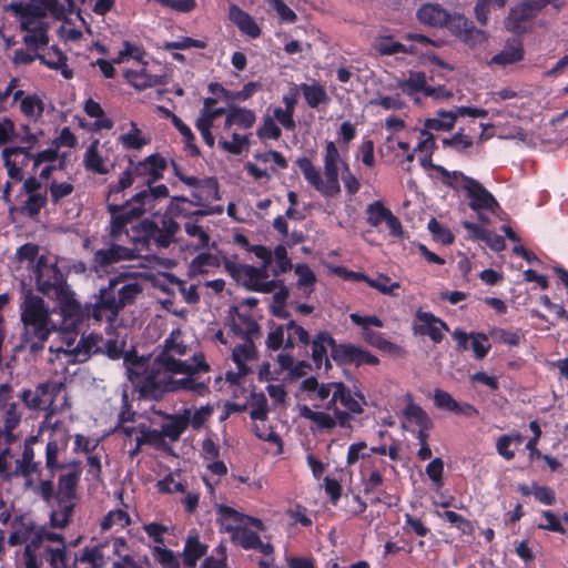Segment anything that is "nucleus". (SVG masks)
Instances as JSON below:
<instances>
[{
	"label": "nucleus",
	"mask_w": 568,
	"mask_h": 568,
	"mask_svg": "<svg viewBox=\"0 0 568 568\" xmlns=\"http://www.w3.org/2000/svg\"><path fill=\"white\" fill-rule=\"evenodd\" d=\"M67 440L60 443L57 439L48 440L44 450V465L41 470L34 471L24 479V488L31 490L44 503L53 499L58 503L77 499V490L82 476V463L60 460V455L65 450Z\"/></svg>",
	"instance_id": "f257e3e1"
},
{
	"label": "nucleus",
	"mask_w": 568,
	"mask_h": 568,
	"mask_svg": "<svg viewBox=\"0 0 568 568\" xmlns=\"http://www.w3.org/2000/svg\"><path fill=\"white\" fill-rule=\"evenodd\" d=\"M298 168L306 182L320 192L323 196L334 197L341 192L338 181L339 164H342V181L349 195H355L361 187L358 179L351 172L348 164L345 163L336 144H326L324 155V176L321 171L307 158L297 161Z\"/></svg>",
	"instance_id": "f03ea898"
},
{
	"label": "nucleus",
	"mask_w": 568,
	"mask_h": 568,
	"mask_svg": "<svg viewBox=\"0 0 568 568\" xmlns=\"http://www.w3.org/2000/svg\"><path fill=\"white\" fill-rule=\"evenodd\" d=\"M217 100L213 97L203 100V108L195 121V126L200 131L204 142H227V134L233 126L247 130L255 121V113L246 108L231 105L227 110L216 106Z\"/></svg>",
	"instance_id": "7ed1b4c3"
},
{
	"label": "nucleus",
	"mask_w": 568,
	"mask_h": 568,
	"mask_svg": "<svg viewBox=\"0 0 568 568\" xmlns=\"http://www.w3.org/2000/svg\"><path fill=\"white\" fill-rule=\"evenodd\" d=\"M58 0H30L11 1L8 10L11 11L20 22V28L26 32L23 42L28 49L38 51L49 43L48 16L58 18L61 13Z\"/></svg>",
	"instance_id": "20e7f679"
},
{
	"label": "nucleus",
	"mask_w": 568,
	"mask_h": 568,
	"mask_svg": "<svg viewBox=\"0 0 568 568\" xmlns=\"http://www.w3.org/2000/svg\"><path fill=\"white\" fill-rule=\"evenodd\" d=\"M141 293L142 286L136 281H126L122 275L110 278L94 296V302L87 304V323H114L120 312L133 304Z\"/></svg>",
	"instance_id": "39448f33"
},
{
	"label": "nucleus",
	"mask_w": 568,
	"mask_h": 568,
	"mask_svg": "<svg viewBox=\"0 0 568 568\" xmlns=\"http://www.w3.org/2000/svg\"><path fill=\"white\" fill-rule=\"evenodd\" d=\"M169 196V189L165 184L155 187L144 189L134 194L123 204L108 202V212L111 214L109 235L113 242H122L123 237L131 243V227L128 225L134 219L140 217L148 211H152L156 202Z\"/></svg>",
	"instance_id": "423d86ee"
},
{
	"label": "nucleus",
	"mask_w": 568,
	"mask_h": 568,
	"mask_svg": "<svg viewBox=\"0 0 568 568\" xmlns=\"http://www.w3.org/2000/svg\"><path fill=\"white\" fill-rule=\"evenodd\" d=\"M21 322L23 324L22 341L30 353L38 354L53 332L48 306L42 297L31 291L24 293L20 305Z\"/></svg>",
	"instance_id": "0eeeda50"
},
{
	"label": "nucleus",
	"mask_w": 568,
	"mask_h": 568,
	"mask_svg": "<svg viewBox=\"0 0 568 568\" xmlns=\"http://www.w3.org/2000/svg\"><path fill=\"white\" fill-rule=\"evenodd\" d=\"M180 224L169 213H153L134 225H131V244L138 252L168 248L175 242Z\"/></svg>",
	"instance_id": "6e6552de"
},
{
	"label": "nucleus",
	"mask_w": 568,
	"mask_h": 568,
	"mask_svg": "<svg viewBox=\"0 0 568 568\" xmlns=\"http://www.w3.org/2000/svg\"><path fill=\"white\" fill-rule=\"evenodd\" d=\"M444 183L456 190H464L469 199V207L478 214L481 223H488L489 219L483 214L484 211L495 213L499 207L498 202L494 195L484 187L477 180L465 175L460 171L449 172L444 168H439Z\"/></svg>",
	"instance_id": "1a4fd4ad"
},
{
	"label": "nucleus",
	"mask_w": 568,
	"mask_h": 568,
	"mask_svg": "<svg viewBox=\"0 0 568 568\" xmlns=\"http://www.w3.org/2000/svg\"><path fill=\"white\" fill-rule=\"evenodd\" d=\"M34 275L38 291L47 297H52L53 294L69 286L65 274L58 267L57 263H50L45 255L39 256Z\"/></svg>",
	"instance_id": "9d476101"
},
{
	"label": "nucleus",
	"mask_w": 568,
	"mask_h": 568,
	"mask_svg": "<svg viewBox=\"0 0 568 568\" xmlns=\"http://www.w3.org/2000/svg\"><path fill=\"white\" fill-rule=\"evenodd\" d=\"M62 384L42 383L39 384L36 390L23 389L19 398L24 405L34 410H47L48 416L58 413V407L54 405V398L61 393Z\"/></svg>",
	"instance_id": "9b49d317"
},
{
	"label": "nucleus",
	"mask_w": 568,
	"mask_h": 568,
	"mask_svg": "<svg viewBox=\"0 0 568 568\" xmlns=\"http://www.w3.org/2000/svg\"><path fill=\"white\" fill-rule=\"evenodd\" d=\"M51 298L55 300L60 308V314L68 328L75 331L87 323V304L82 306L79 303L70 286H67L61 290V292L53 294Z\"/></svg>",
	"instance_id": "f8f14e48"
},
{
	"label": "nucleus",
	"mask_w": 568,
	"mask_h": 568,
	"mask_svg": "<svg viewBox=\"0 0 568 568\" xmlns=\"http://www.w3.org/2000/svg\"><path fill=\"white\" fill-rule=\"evenodd\" d=\"M331 358L338 366L349 365L361 367L364 365L376 366L379 364V358L376 355L353 343H338V346L333 349Z\"/></svg>",
	"instance_id": "ddd939ff"
},
{
	"label": "nucleus",
	"mask_w": 568,
	"mask_h": 568,
	"mask_svg": "<svg viewBox=\"0 0 568 568\" xmlns=\"http://www.w3.org/2000/svg\"><path fill=\"white\" fill-rule=\"evenodd\" d=\"M226 532L230 534L231 541L244 550H257L265 557L274 554V547L271 542H263L256 531L246 526L227 525Z\"/></svg>",
	"instance_id": "4468645a"
},
{
	"label": "nucleus",
	"mask_w": 568,
	"mask_h": 568,
	"mask_svg": "<svg viewBox=\"0 0 568 568\" xmlns=\"http://www.w3.org/2000/svg\"><path fill=\"white\" fill-rule=\"evenodd\" d=\"M448 331V325L440 317H437L430 312H425L420 308L417 310L413 325L415 335L428 336L434 344H439L444 339V332Z\"/></svg>",
	"instance_id": "2eb2a0df"
},
{
	"label": "nucleus",
	"mask_w": 568,
	"mask_h": 568,
	"mask_svg": "<svg viewBox=\"0 0 568 568\" xmlns=\"http://www.w3.org/2000/svg\"><path fill=\"white\" fill-rule=\"evenodd\" d=\"M33 145L34 144H29L27 148L14 145L12 148H6L2 151L4 165L8 170L9 176L12 180L18 182L23 180V168L28 166L31 161L33 162Z\"/></svg>",
	"instance_id": "dca6fc26"
},
{
	"label": "nucleus",
	"mask_w": 568,
	"mask_h": 568,
	"mask_svg": "<svg viewBox=\"0 0 568 568\" xmlns=\"http://www.w3.org/2000/svg\"><path fill=\"white\" fill-rule=\"evenodd\" d=\"M140 255V252L133 246L132 248L112 243L106 248H100L93 253L92 262L95 268L105 270L109 266L122 262L132 261Z\"/></svg>",
	"instance_id": "f3484780"
},
{
	"label": "nucleus",
	"mask_w": 568,
	"mask_h": 568,
	"mask_svg": "<svg viewBox=\"0 0 568 568\" xmlns=\"http://www.w3.org/2000/svg\"><path fill=\"white\" fill-rule=\"evenodd\" d=\"M310 345L315 367L320 369L324 365L326 369H331V354L338 346L332 334L327 331H320L313 339L310 338Z\"/></svg>",
	"instance_id": "a211bd4d"
},
{
	"label": "nucleus",
	"mask_w": 568,
	"mask_h": 568,
	"mask_svg": "<svg viewBox=\"0 0 568 568\" xmlns=\"http://www.w3.org/2000/svg\"><path fill=\"white\" fill-rule=\"evenodd\" d=\"M406 397L408 403L403 409V416L418 426L416 438L419 445L428 444L429 430L433 428L434 424L423 407L414 403L412 394H407Z\"/></svg>",
	"instance_id": "6ab92c4d"
},
{
	"label": "nucleus",
	"mask_w": 568,
	"mask_h": 568,
	"mask_svg": "<svg viewBox=\"0 0 568 568\" xmlns=\"http://www.w3.org/2000/svg\"><path fill=\"white\" fill-rule=\"evenodd\" d=\"M455 122V115L452 110L437 111L434 118L425 120L424 129L420 130L418 142H434L438 139L437 133L452 130Z\"/></svg>",
	"instance_id": "aec40b11"
},
{
	"label": "nucleus",
	"mask_w": 568,
	"mask_h": 568,
	"mask_svg": "<svg viewBox=\"0 0 568 568\" xmlns=\"http://www.w3.org/2000/svg\"><path fill=\"white\" fill-rule=\"evenodd\" d=\"M236 260L237 255H233L232 258L224 256L223 265L225 271L237 284L253 292V287L260 282L256 278L255 266L237 263Z\"/></svg>",
	"instance_id": "412c9836"
},
{
	"label": "nucleus",
	"mask_w": 568,
	"mask_h": 568,
	"mask_svg": "<svg viewBox=\"0 0 568 568\" xmlns=\"http://www.w3.org/2000/svg\"><path fill=\"white\" fill-rule=\"evenodd\" d=\"M156 364H153L135 384V388L142 398L160 399L164 394L170 393L168 383H162L156 376Z\"/></svg>",
	"instance_id": "4be33fe9"
},
{
	"label": "nucleus",
	"mask_w": 568,
	"mask_h": 568,
	"mask_svg": "<svg viewBox=\"0 0 568 568\" xmlns=\"http://www.w3.org/2000/svg\"><path fill=\"white\" fill-rule=\"evenodd\" d=\"M136 176L145 178L146 189L155 187V181L163 176L166 170V160L160 154H151L143 161L134 164Z\"/></svg>",
	"instance_id": "5701e85b"
},
{
	"label": "nucleus",
	"mask_w": 568,
	"mask_h": 568,
	"mask_svg": "<svg viewBox=\"0 0 568 568\" xmlns=\"http://www.w3.org/2000/svg\"><path fill=\"white\" fill-rule=\"evenodd\" d=\"M417 19L420 23L430 27L449 26L453 28L454 17H452L439 4L426 3L423 4L417 11Z\"/></svg>",
	"instance_id": "b1692460"
},
{
	"label": "nucleus",
	"mask_w": 568,
	"mask_h": 568,
	"mask_svg": "<svg viewBox=\"0 0 568 568\" xmlns=\"http://www.w3.org/2000/svg\"><path fill=\"white\" fill-rule=\"evenodd\" d=\"M456 36L469 47H476L486 41V33L474 27L473 22L462 16L454 17L453 28Z\"/></svg>",
	"instance_id": "393cba45"
},
{
	"label": "nucleus",
	"mask_w": 568,
	"mask_h": 568,
	"mask_svg": "<svg viewBox=\"0 0 568 568\" xmlns=\"http://www.w3.org/2000/svg\"><path fill=\"white\" fill-rule=\"evenodd\" d=\"M124 78L132 87L139 91L158 85L162 82V77L151 74L146 70L145 63L143 61L136 62L135 68L126 69L124 71Z\"/></svg>",
	"instance_id": "a878e982"
},
{
	"label": "nucleus",
	"mask_w": 568,
	"mask_h": 568,
	"mask_svg": "<svg viewBox=\"0 0 568 568\" xmlns=\"http://www.w3.org/2000/svg\"><path fill=\"white\" fill-rule=\"evenodd\" d=\"M538 10L531 1L519 3L511 8L505 21L506 28L513 32H521L525 29V23L535 17Z\"/></svg>",
	"instance_id": "bb28decb"
},
{
	"label": "nucleus",
	"mask_w": 568,
	"mask_h": 568,
	"mask_svg": "<svg viewBox=\"0 0 568 568\" xmlns=\"http://www.w3.org/2000/svg\"><path fill=\"white\" fill-rule=\"evenodd\" d=\"M34 437H31L26 444L21 455V458L16 459L13 476L14 478L22 477L23 479L29 478L31 475H34V471L41 470V462L36 460V453L29 442L33 440Z\"/></svg>",
	"instance_id": "cd10ccee"
},
{
	"label": "nucleus",
	"mask_w": 568,
	"mask_h": 568,
	"mask_svg": "<svg viewBox=\"0 0 568 568\" xmlns=\"http://www.w3.org/2000/svg\"><path fill=\"white\" fill-rule=\"evenodd\" d=\"M164 418L168 422L161 426L162 436L176 442L190 425V409L185 408L181 414H165Z\"/></svg>",
	"instance_id": "c85d7f7f"
},
{
	"label": "nucleus",
	"mask_w": 568,
	"mask_h": 568,
	"mask_svg": "<svg viewBox=\"0 0 568 568\" xmlns=\"http://www.w3.org/2000/svg\"><path fill=\"white\" fill-rule=\"evenodd\" d=\"M335 397L349 413L362 414L364 412L363 405H366V398L361 390L352 393L343 382H339L336 384Z\"/></svg>",
	"instance_id": "c756f323"
},
{
	"label": "nucleus",
	"mask_w": 568,
	"mask_h": 568,
	"mask_svg": "<svg viewBox=\"0 0 568 568\" xmlns=\"http://www.w3.org/2000/svg\"><path fill=\"white\" fill-rule=\"evenodd\" d=\"M230 313L235 315L232 320V331L235 335L252 339L254 335L260 334V325L250 314L240 313L236 306H232Z\"/></svg>",
	"instance_id": "7c9ffc66"
},
{
	"label": "nucleus",
	"mask_w": 568,
	"mask_h": 568,
	"mask_svg": "<svg viewBox=\"0 0 568 568\" xmlns=\"http://www.w3.org/2000/svg\"><path fill=\"white\" fill-rule=\"evenodd\" d=\"M230 20L239 28V30L252 39L261 36V28L253 17L242 10L236 4L230 7Z\"/></svg>",
	"instance_id": "2f4dec72"
},
{
	"label": "nucleus",
	"mask_w": 568,
	"mask_h": 568,
	"mask_svg": "<svg viewBox=\"0 0 568 568\" xmlns=\"http://www.w3.org/2000/svg\"><path fill=\"white\" fill-rule=\"evenodd\" d=\"M170 393L190 392L196 396L204 397L210 394V377L206 381H197L195 375H186L183 378L175 379L171 383Z\"/></svg>",
	"instance_id": "473e14b6"
},
{
	"label": "nucleus",
	"mask_w": 568,
	"mask_h": 568,
	"mask_svg": "<svg viewBox=\"0 0 568 568\" xmlns=\"http://www.w3.org/2000/svg\"><path fill=\"white\" fill-rule=\"evenodd\" d=\"M298 89L302 92L306 104L312 109H320L321 106L325 108L331 101L325 88L317 82L310 84L302 83Z\"/></svg>",
	"instance_id": "72a5a7b5"
},
{
	"label": "nucleus",
	"mask_w": 568,
	"mask_h": 568,
	"mask_svg": "<svg viewBox=\"0 0 568 568\" xmlns=\"http://www.w3.org/2000/svg\"><path fill=\"white\" fill-rule=\"evenodd\" d=\"M39 60L48 68L60 71L64 79L73 78V71L67 64V57L57 47H51L43 54L40 53Z\"/></svg>",
	"instance_id": "f704fd0d"
},
{
	"label": "nucleus",
	"mask_w": 568,
	"mask_h": 568,
	"mask_svg": "<svg viewBox=\"0 0 568 568\" xmlns=\"http://www.w3.org/2000/svg\"><path fill=\"white\" fill-rule=\"evenodd\" d=\"M123 363L126 369L128 378L133 384V386H135L138 381H140V378L149 369L146 359L144 357L138 356L135 352H126L123 355Z\"/></svg>",
	"instance_id": "c9c22d12"
},
{
	"label": "nucleus",
	"mask_w": 568,
	"mask_h": 568,
	"mask_svg": "<svg viewBox=\"0 0 568 568\" xmlns=\"http://www.w3.org/2000/svg\"><path fill=\"white\" fill-rule=\"evenodd\" d=\"M207 550V546L202 544L197 535H190L185 541L183 549V562L186 567L193 568L196 566L200 558H202Z\"/></svg>",
	"instance_id": "e433bc0d"
},
{
	"label": "nucleus",
	"mask_w": 568,
	"mask_h": 568,
	"mask_svg": "<svg viewBox=\"0 0 568 568\" xmlns=\"http://www.w3.org/2000/svg\"><path fill=\"white\" fill-rule=\"evenodd\" d=\"M72 564L74 568H102L105 561L100 547H85Z\"/></svg>",
	"instance_id": "4c0bfd02"
},
{
	"label": "nucleus",
	"mask_w": 568,
	"mask_h": 568,
	"mask_svg": "<svg viewBox=\"0 0 568 568\" xmlns=\"http://www.w3.org/2000/svg\"><path fill=\"white\" fill-rule=\"evenodd\" d=\"M277 118L274 114V109L267 108L262 118L261 124L257 128L256 134L261 140H277L281 136V128Z\"/></svg>",
	"instance_id": "58836bf2"
},
{
	"label": "nucleus",
	"mask_w": 568,
	"mask_h": 568,
	"mask_svg": "<svg viewBox=\"0 0 568 568\" xmlns=\"http://www.w3.org/2000/svg\"><path fill=\"white\" fill-rule=\"evenodd\" d=\"M85 113L94 119L91 123L92 131L110 130L113 126L111 119L105 116L104 111L99 102L88 99L84 104Z\"/></svg>",
	"instance_id": "ea45409f"
},
{
	"label": "nucleus",
	"mask_w": 568,
	"mask_h": 568,
	"mask_svg": "<svg viewBox=\"0 0 568 568\" xmlns=\"http://www.w3.org/2000/svg\"><path fill=\"white\" fill-rule=\"evenodd\" d=\"M524 59V49L520 43L507 45L499 53L495 54L488 62V65L497 64L507 67Z\"/></svg>",
	"instance_id": "a19ab883"
},
{
	"label": "nucleus",
	"mask_w": 568,
	"mask_h": 568,
	"mask_svg": "<svg viewBox=\"0 0 568 568\" xmlns=\"http://www.w3.org/2000/svg\"><path fill=\"white\" fill-rule=\"evenodd\" d=\"M398 87L405 94L410 97L419 92L425 94L428 88L426 74L420 71H410L408 78L400 81Z\"/></svg>",
	"instance_id": "79ce46f5"
},
{
	"label": "nucleus",
	"mask_w": 568,
	"mask_h": 568,
	"mask_svg": "<svg viewBox=\"0 0 568 568\" xmlns=\"http://www.w3.org/2000/svg\"><path fill=\"white\" fill-rule=\"evenodd\" d=\"M154 363L172 374H184L189 375L191 372L190 365L185 361H181L179 358H175L174 355L166 354V353H158Z\"/></svg>",
	"instance_id": "37998d69"
},
{
	"label": "nucleus",
	"mask_w": 568,
	"mask_h": 568,
	"mask_svg": "<svg viewBox=\"0 0 568 568\" xmlns=\"http://www.w3.org/2000/svg\"><path fill=\"white\" fill-rule=\"evenodd\" d=\"M154 363L172 374H184L189 375L191 372L190 365L185 361H181L179 358H175L174 355L166 354V353H158Z\"/></svg>",
	"instance_id": "c03bdc74"
},
{
	"label": "nucleus",
	"mask_w": 568,
	"mask_h": 568,
	"mask_svg": "<svg viewBox=\"0 0 568 568\" xmlns=\"http://www.w3.org/2000/svg\"><path fill=\"white\" fill-rule=\"evenodd\" d=\"M286 326V339H285V349H294L297 344H302L304 346L310 344V334L308 332L298 325L295 321H290L285 324Z\"/></svg>",
	"instance_id": "a18cd8bd"
},
{
	"label": "nucleus",
	"mask_w": 568,
	"mask_h": 568,
	"mask_svg": "<svg viewBox=\"0 0 568 568\" xmlns=\"http://www.w3.org/2000/svg\"><path fill=\"white\" fill-rule=\"evenodd\" d=\"M283 102L285 104V109L281 106H275L274 114L277 118L280 124L287 130H293L295 128V121L293 119V113L296 104V98L293 94H286L283 97Z\"/></svg>",
	"instance_id": "49530a36"
},
{
	"label": "nucleus",
	"mask_w": 568,
	"mask_h": 568,
	"mask_svg": "<svg viewBox=\"0 0 568 568\" xmlns=\"http://www.w3.org/2000/svg\"><path fill=\"white\" fill-rule=\"evenodd\" d=\"M1 410L3 412V432L7 442L10 443L13 439L12 430L21 422L22 412L20 410V406L17 402L3 407Z\"/></svg>",
	"instance_id": "de8ad7c7"
},
{
	"label": "nucleus",
	"mask_w": 568,
	"mask_h": 568,
	"mask_svg": "<svg viewBox=\"0 0 568 568\" xmlns=\"http://www.w3.org/2000/svg\"><path fill=\"white\" fill-rule=\"evenodd\" d=\"M20 110L22 114L31 121H37L41 118L44 105L41 99L37 95H27L20 98Z\"/></svg>",
	"instance_id": "09e8293b"
},
{
	"label": "nucleus",
	"mask_w": 568,
	"mask_h": 568,
	"mask_svg": "<svg viewBox=\"0 0 568 568\" xmlns=\"http://www.w3.org/2000/svg\"><path fill=\"white\" fill-rule=\"evenodd\" d=\"M377 52L384 55H392L396 53H416V48L410 45L407 48L405 44L394 41L392 38H382L374 44Z\"/></svg>",
	"instance_id": "8fccbe9b"
},
{
	"label": "nucleus",
	"mask_w": 568,
	"mask_h": 568,
	"mask_svg": "<svg viewBox=\"0 0 568 568\" xmlns=\"http://www.w3.org/2000/svg\"><path fill=\"white\" fill-rule=\"evenodd\" d=\"M437 515L456 527L462 535L471 536L475 531L473 521L453 510H445L443 513H437Z\"/></svg>",
	"instance_id": "3c124183"
},
{
	"label": "nucleus",
	"mask_w": 568,
	"mask_h": 568,
	"mask_svg": "<svg viewBox=\"0 0 568 568\" xmlns=\"http://www.w3.org/2000/svg\"><path fill=\"white\" fill-rule=\"evenodd\" d=\"M138 178L136 176V173H135V166H134V163L132 161H130V165L128 169H125L116 183H112L110 184L109 186V193H108V202L110 201V199L119 193H121L122 191L126 190L128 187H130L133 183H134V179Z\"/></svg>",
	"instance_id": "603ef678"
},
{
	"label": "nucleus",
	"mask_w": 568,
	"mask_h": 568,
	"mask_svg": "<svg viewBox=\"0 0 568 568\" xmlns=\"http://www.w3.org/2000/svg\"><path fill=\"white\" fill-rule=\"evenodd\" d=\"M131 524L129 514L123 509L110 510L101 520L100 528L108 531L112 527L118 526L124 528Z\"/></svg>",
	"instance_id": "864d4df0"
},
{
	"label": "nucleus",
	"mask_w": 568,
	"mask_h": 568,
	"mask_svg": "<svg viewBox=\"0 0 568 568\" xmlns=\"http://www.w3.org/2000/svg\"><path fill=\"white\" fill-rule=\"evenodd\" d=\"M98 144H90L85 152L84 165L90 172L98 174H106L109 172L108 166L104 164L102 156L97 150Z\"/></svg>",
	"instance_id": "5fc2aeb1"
},
{
	"label": "nucleus",
	"mask_w": 568,
	"mask_h": 568,
	"mask_svg": "<svg viewBox=\"0 0 568 568\" xmlns=\"http://www.w3.org/2000/svg\"><path fill=\"white\" fill-rule=\"evenodd\" d=\"M220 258L211 253H200L191 262V270L194 273L205 274L209 273L210 268H216L220 266Z\"/></svg>",
	"instance_id": "6e6d98bb"
},
{
	"label": "nucleus",
	"mask_w": 568,
	"mask_h": 568,
	"mask_svg": "<svg viewBox=\"0 0 568 568\" xmlns=\"http://www.w3.org/2000/svg\"><path fill=\"white\" fill-rule=\"evenodd\" d=\"M219 521L221 523L223 529L226 531L227 525L233 526H243L245 521V515L235 510L234 508L220 505L217 507Z\"/></svg>",
	"instance_id": "4d7b16f0"
},
{
	"label": "nucleus",
	"mask_w": 568,
	"mask_h": 568,
	"mask_svg": "<svg viewBox=\"0 0 568 568\" xmlns=\"http://www.w3.org/2000/svg\"><path fill=\"white\" fill-rule=\"evenodd\" d=\"M274 255L275 266L272 268V274L278 276L292 270V261L287 255V250L283 244L275 246L272 256Z\"/></svg>",
	"instance_id": "13d9d810"
},
{
	"label": "nucleus",
	"mask_w": 568,
	"mask_h": 568,
	"mask_svg": "<svg viewBox=\"0 0 568 568\" xmlns=\"http://www.w3.org/2000/svg\"><path fill=\"white\" fill-rule=\"evenodd\" d=\"M51 568H70L71 555L65 549V544L58 548H47Z\"/></svg>",
	"instance_id": "bf43d9fd"
},
{
	"label": "nucleus",
	"mask_w": 568,
	"mask_h": 568,
	"mask_svg": "<svg viewBox=\"0 0 568 568\" xmlns=\"http://www.w3.org/2000/svg\"><path fill=\"white\" fill-rule=\"evenodd\" d=\"M488 335L495 342L505 344L508 346H518L520 344L521 336L518 332L507 331L500 327H491L488 331Z\"/></svg>",
	"instance_id": "052dcab7"
},
{
	"label": "nucleus",
	"mask_w": 568,
	"mask_h": 568,
	"mask_svg": "<svg viewBox=\"0 0 568 568\" xmlns=\"http://www.w3.org/2000/svg\"><path fill=\"white\" fill-rule=\"evenodd\" d=\"M145 55L144 50L135 44H132L129 41H125L123 44V49L119 51V54L116 58L113 59L114 63H123L129 61L130 59L134 60L135 62L143 61V58Z\"/></svg>",
	"instance_id": "680f3d73"
},
{
	"label": "nucleus",
	"mask_w": 568,
	"mask_h": 568,
	"mask_svg": "<svg viewBox=\"0 0 568 568\" xmlns=\"http://www.w3.org/2000/svg\"><path fill=\"white\" fill-rule=\"evenodd\" d=\"M426 475L432 480L436 489L445 485L444 480V460L439 457L434 458L425 469Z\"/></svg>",
	"instance_id": "e2e57ef3"
},
{
	"label": "nucleus",
	"mask_w": 568,
	"mask_h": 568,
	"mask_svg": "<svg viewBox=\"0 0 568 568\" xmlns=\"http://www.w3.org/2000/svg\"><path fill=\"white\" fill-rule=\"evenodd\" d=\"M389 212L390 210L387 209L381 201H375L366 209L367 223L371 226L377 227L382 222L385 221Z\"/></svg>",
	"instance_id": "0e129e2a"
},
{
	"label": "nucleus",
	"mask_w": 568,
	"mask_h": 568,
	"mask_svg": "<svg viewBox=\"0 0 568 568\" xmlns=\"http://www.w3.org/2000/svg\"><path fill=\"white\" fill-rule=\"evenodd\" d=\"M194 207L193 201L185 196H173L169 206V214L181 215L184 217H191L192 210Z\"/></svg>",
	"instance_id": "69168bd1"
},
{
	"label": "nucleus",
	"mask_w": 568,
	"mask_h": 568,
	"mask_svg": "<svg viewBox=\"0 0 568 568\" xmlns=\"http://www.w3.org/2000/svg\"><path fill=\"white\" fill-rule=\"evenodd\" d=\"M428 230L432 233L434 240L440 242L444 245H449L455 240L450 230L444 226L436 219H430L428 222Z\"/></svg>",
	"instance_id": "338daca9"
},
{
	"label": "nucleus",
	"mask_w": 568,
	"mask_h": 568,
	"mask_svg": "<svg viewBox=\"0 0 568 568\" xmlns=\"http://www.w3.org/2000/svg\"><path fill=\"white\" fill-rule=\"evenodd\" d=\"M153 556L163 568H181L179 558L171 549L155 546Z\"/></svg>",
	"instance_id": "774afa93"
}]
</instances>
